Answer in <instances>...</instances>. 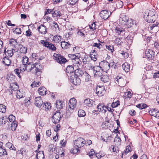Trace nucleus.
I'll list each match as a JSON object with an SVG mask.
<instances>
[{"label":"nucleus","mask_w":159,"mask_h":159,"mask_svg":"<svg viewBox=\"0 0 159 159\" xmlns=\"http://www.w3.org/2000/svg\"><path fill=\"white\" fill-rule=\"evenodd\" d=\"M75 149L71 150V152L75 154L80 151L79 148L83 147L86 143V141L81 138H78L74 142Z\"/></svg>","instance_id":"obj_1"},{"label":"nucleus","mask_w":159,"mask_h":159,"mask_svg":"<svg viewBox=\"0 0 159 159\" xmlns=\"http://www.w3.org/2000/svg\"><path fill=\"white\" fill-rule=\"evenodd\" d=\"M155 13V11L153 9L146 11L143 14L144 18L148 22L153 23L157 19Z\"/></svg>","instance_id":"obj_2"},{"label":"nucleus","mask_w":159,"mask_h":159,"mask_svg":"<svg viewBox=\"0 0 159 159\" xmlns=\"http://www.w3.org/2000/svg\"><path fill=\"white\" fill-rule=\"evenodd\" d=\"M24 68H23L24 71L25 70H27L28 71H31L34 69L35 71V74L38 75V72L39 75L40 73V69L37 67L36 65V63L34 64L33 63H29L27 64L26 65L24 66Z\"/></svg>","instance_id":"obj_3"},{"label":"nucleus","mask_w":159,"mask_h":159,"mask_svg":"<svg viewBox=\"0 0 159 159\" xmlns=\"http://www.w3.org/2000/svg\"><path fill=\"white\" fill-rule=\"evenodd\" d=\"M40 43L43 45L48 48L52 51H56L57 49L56 47L52 43H50L47 41L42 40L40 41Z\"/></svg>","instance_id":"obj_4"},{"label":"nucleus","mask_w":159,"mask_h":159,"mask_svg":"<svg viewBox=\"0 0 159 159\" xmlns=\"http://www.w3.org/2000/svg\"><path fill=\"white\" fill-rule=\"evenodd\" d=\"M99 66L100 68L106 73H107V71L110 69L109 62L107 61H101L99 64Z\"/></svg>","instance_id":"obj_5"},{"label":"nucleus","mask_w":159,"mask_h":159,"mask_svg":"<svg viewBox=\"0 0 159 159\" xmlns=\"http://www.w3.org/2000/svg\"><path fill=\"white\" fill-rule=\"evenodd\" d=\"M53 57L54 59L60 64L65 63L67 61L66 59L63 56L59 54L54 53Z\"/></svg>","instance_id":"obj_6"},{"label":"nucleus","mask_w":159,"mask_h":159,"mask_svg":"<svg viewBox=\"0 0 159 159\" xmlns=\"http://www.w3.org/2000/svg\"><path fill=\"white\" fill-rule=\"evenodd\" d=\"M61 118V115L60 112L59 111H57L53 115L52 117V121L53 123L55 124H57L60 121Z\"/></svg>","instance_id":"obj_7"},{"label":"nucleus","mask_w":159,"mask_h":159,"mask_svg":"<svg viewBox=\"0 0 159 159\" xmlns=\"http://www.w3.org/2000/svg\"><path fill=\"white\" fill-rule=\"evenodd\" d=\"M111 14V12L109 11L103 10L101 11L100 16L102 18L106 20L110 16Z\"/></svg>","instance_id":"obj_8"},{"label":"nucleus","mask_w":159,"mask_h":159,"mask_svg":"<svg viewBox=\"0 0 159 159\" xmlns=\"http://www.w3.org/2000/svg\"><path fill=\"white\" fill-rule=\"evenodd\" d=\"M70 80L74 84L77 85H79L80 83V80L78 76L74 75L70 76Z\"/></svg>","instance_id":"obj_9"},{"label":"nucleus","mask_w":159,"mask_h":159,"mask_svg":"<svg viewBox=\"0 0 159 159\" xmlns=\"http://www.w3.org/2000/svg\"><path fill=\"white\" fill-rule=\"evenodd\" d=\"M77 104L76 99L74 98L70 99L69 101L68 105V109H70L71 111H73L75 108Z\"/></svg>","instance_id":"obj_10"},{"label":"nucleus","mask_w":159,"mask_h":159,"mask_svg":"<svg viewBox=\"0 0 159 159\" xmlns=\"http://www.w3.org/2000/svg\"><path fill=\"white\" fill-rule=\"evenodd\" d=\"M96 93L99 96H103L105 92V87L103 86H98L97 87Z\"/></svg>","instance_id":"obj_11"},{"label":"nucleus","mask_w":159,"mask_h":159,"mask_svg":"<svg viewBox=\"0 0 159 159\" xmlns=\"http://www.w3.org/2000/svg\"><path fill=\"white\" fill-rule=\"evenodd\" d=\"M19 86L16 82H14L10 83L9 91L11 93V94L13 93V91L18 90Z\"/></svg>","instance_id":"obj_12"},{"label":"nucleus","mask_w":159,"mask_h":159,"mask_svg":"<svg viewBox=\"0 0 159 159\" xmlns=\"http://www.w3.org/2000/svg\"><path fill=\"white\" fill-rule=\"evenodd\" d=\"M128 20V17L125 15L124 14L121 15L119 19L120 24L121 25H125Z\"/></svg>","instance_id":"obj_13"},{"label":"nucleus","mask_w":159,"mask_h":159,"mask_svg":"<svg viewBox=\"0 0 159 159\" xmlns=\"http://www.w3.org/2000/svg\"><path fill=\"white\" fill-rule=\"evenodd\" d=\"M43 104V101L40 96L35 98V105L39 108H41Z\"/></svg>","instance_id":"obj_14"},{"label":"nucleus","mask_w":159,"mask_h":159,"mask_svg":"<svg viewBox=\"0 0 159 159\" xmlns=\"http://www.w3.org/2000/svg\"><path fill=\"white\" fill-rule=\"evenodd\" d=\"M149 114L152 116L159 118V111L157 109H152L149 111Z\"/></svg>","instance_id":"obj_15"},{"label":"nucleus","mask_w":159,"mask_h":159,"mask_svg":"<svg viewBox=\"0 0 159 159\" xmlns=\"http://www.w3.org/2000/svg\"><path fill=\"white\" fill-rule=\"evenodd\" d=\"M145 54L149 59H153L154 57V52L151 50H146L145 51Z\"/></svg>","instance_id":"obj_16"},{"label":"nucleus","mask_w":159,"mask_h":159,"mask_svg":"<svg viewBox=\"0 0 159 159\" xmlns=\"http://www.w3.org/2000/svg\"><path fill=\"white\" fill-rule=\"evenodd\" d=\"M47 28L43 25H40L38 28V30L39 33L42 34H45L47 33Z\"/></svg>","instance_id":"obj_17"},{"label":"nucleus","mask_w":159,"mask_h":159,"mask_svg":"<svg viewBox=\"0 0 159 159\" xmlns=\"http://www.w3.org/2000/svg\"><path fill=\"white\" fill-rule=\"evenodd\" d=\"M95 102L92 100L88 98L85 99L84 101V104L86 106L91 107L94 103Z\"/></svg>","instance_id":"obj_18"},{"label":"nucleus","mask_w":159,"mask_h":159,"mask_svg":"<svg viewBox=\"0 0 159 159\" xmlns=\"http://www.w3.org/2000/svg\"><path fill=\"white\" fill-rule=\"evenodd\" d=\"M25 96V92L22 90H19L17 91L16 93V96L17 98H21L24 97Z\"/></svg>","instance_id":"obj_19"},{"label":"nucleus","mask_w":159,"mask_h":159,"mask_svg":"<svg viewBox=\"0 0 159 159\" xmlns=\"http://www.w3.org/2000/svg\"><path fill=\"white\" fill-rule=\"evenodd\" d=\"M2 63L7 66H10L11 63V61L10 58L5 57L2 59Z\"/></svg>","instance_id":"obj_20"},{"label":"nucleus","mask_w":159,"mask_h":159,"mask_svg":"<svg viewBox=\"0 0 159 159\" xmlns=\"http://www.w3.org/2000/svg\"><path fill=\"white\" fill-rule=\"evenodd\" d=\"M85 68L87 70H89V72H95V67L90 63H88L85 66Z\"/></svg>","instance_id":"obj_21"},{"label":"nucleus","mask_w":159,"mask_h":159,"mask_svg":"<svg viewBox=\"0 0 159 159\" xmlns=\"http://www.w3.org/2000/svg\"><path fill=\"white\" fill-rule=\"evenodd\" d=\"M68 57L72 60H79V58L80 57V55L79 53H76L74 54H68Z\"/></svg>","instance_id":"obj_22"},{"label":"nucleus","mask_w":159,"mask_h":159,"mask_svg":"<svg viewBox=\"0 0 159 159\" xmlns=\"http://www.w3.org/2000/svg\"><path fill=\"white\" fill-rule=\"evenodd\" d=\"M61 46L63 49H66L70 47V44L66 41H62L61 42Z\"/></svg>","instance_id":"obj_23"},{"label":"nucleus","mask_w":159,"mask_h":159,"mask_svg":"<svg viewBox=\"0 0 159 159\" xmlns=\"http://www.w3.org/2000/svg\"><path fill=\"white\" fill-rule=\"evenodd\" d=\"M97 108L98 110L103 113H105L106 111V107L104 106V104H99L97 106Z\"/></svg>","instance_id":"obj_24"},{"label":"nucleus","mask_w":159,"mask_h":159,"mask_svg":"<svg viewBox=\"0 0 159 159\" xmlns=\"http://www.w3.org/2000/svg\"><path fill=\"white\" fill-rule=\"evenodd\" d=\"M66 71L68 75V74L70 75L71 73H73L74 72V67L72 65L67 66L66 69Z\"/></svg>","instance_id":"obj_25"},{"label":"nucleus","mask_w":159,"mask_h":159,"mask_svg":"<svg viewBox=\"0 0 159 159\" xmlns=\"http://www.w3.org/2000/svg\"><path fill=\"white\" fill-rule=\"evenodd\" d=\"M84 74L83 72L80 68H76L74 73V75L78 76H81Z\"/></svg>","instance_id":"obj_26"},{"label":"nucleus","mask_w":159,"mask_h":159,"mask_svg":"<svg viewBox=\"0 0 159 159\" xmlns=\"http://www.w3.org/2000/svg\"><path fill=\"white\" fill-rule=\"evenodd\" d=\"M56 107L58 109H62L63 107V102L61 100H58L57 101L56 103Z\"/></svg>","instance_id":"obj_27"},{"label":"nucleus","mask_w":159,"mask_h":159,"mask_svg":"<svg viewBox=\"0 0 159 159\" xmlns=\"http://www.w3.org/2000/svg\"><path fill=\"white\" fill-rule=\"evenodd\" d=\"M62 15L60 11L58 10H54L53 11V12L52 13V16L53 17H60Z\"/></svg>","instance_id":"obj_28"},{"label":"nucleus","mask_w":159,"mask_h":159,"mask_svg":"<svg viewBox=\"0 0 159 159\" xmlns=\"http://www.w3.org/2000/svg\"><path fill=\"white\" fill-rule=\"evenodd\" d=\"M38 91L39 94L41 95H43L47 94V91L44 87H40L39 88Z\"/></svg>","instance_id":"obj_29"},{"label":"nucleus","mask_w":159,"mask_h":159,"mask_svg":"<svg viewBox=\"0 0 159 159\" xmlns=\"http://www.w3.org/2000/svg\"><path fill=\"white\" fill-rule=\"evenodd\" d=\"M65 151L63 150V148H59V152H58V154H57L55 156V158L56 159L59 158V155H60L61 157H63L64 156Z\"/></svg>","instance_id":"obj_30"},{"label":"nucleus","mask_w":159,"mask_h":159,"mask_svg":"<svg viewBox=\"0 0 159 159\" xmlns=\"http://www.w3.org/2000/svg\"><path fill=\"white\" fill-rule=\"evenodd\" d=\"M42 106L44 109L46 111L49 110L51 107V103L49 102L43 103Z\"/></svg>","instance_id":"obj_31"},{"label":"nucleus","mask_w":159,"mask_h":159,"mask_svg":"<svg viewBox=\"0 0 159 159\" xmlns=\"http://www.w3.org/2000/svg\"><path fill=\"white\" fill-rule=\"evenodd\" d=\"M123 70L126 72L129 71V65L127 62L124 63L122 65Z\"/></svg>","instance_id":"obj_32"},{"label":"nucleus","mask_w":159,"mask_h":159,"mask_svg":"<svg viewBox=\"0 0 159 159\" xmlns=\"http://www.w3.org/2000/svg\"><path fill=\"white\" fill-rule=\"evenodd\" d=\"M82 57L83 63L85 64H87L89 62L88 61L89 57L88 55L86 54V53H84L82 56Z\"/></svg>","instance_id":"obj_33"},{"label":"nucleus","mask_w":159,"mask_h":159,"mask_svg":"<svg viewBox=\"0 0 159 159\" xmlns=\"http://www.w3.org/2000/svg\"><path fill=\"white\" fill-rule=\"evenodd\" d=\"M44 156L43 151H39L37 152L36 157L37 159H43L44 158Z\"/></svg>","instance_id":"obj_34"},{"label":"nucleus","mask_w":159,"mask_h":159,"mask_svg":"<svg viewBox=\"0 0 159 159\" xmlns=\"http://www.w3.org/2000/svg\"><path fill=\"white\" fill-rule=\"evenodd\" d=\"M101 80L104 83L108 82L109 80V78L108 76L107 75H102L100 78Z\"/></svg>","instance_id":"obj_35"},{"label":"nucleus","mask_w":159,"mask_h":159,"mask_svg":"<svg viewBox=\"0 0 159 159\" xmlns=\"http://www.w3.org/2000/svg\"><path fill=\"white\" fill-rule=\"evenodd\" d=\"M98 67L97 66L95 69V72H93L94 76L95 77L98 78L101 77L102 75V73L100 71L97 70V68H98Z\"/></svg>","instance_id":"obj_36"},{"label":"nucleus","mask_w":159,"mask_h":159,"mask_svg":"<svg viewBox=\"0 0 159 159\" xmlns=\"http://www.w3.org/2000/svg\"><path fill=\"white\" fill-rule=\"evenodd\" d=\"M117 136L115 138L114 142L115 143V145L119 146L121 144V139L120 137H117Z\"/></svg>","instance_id":"obj_37"},{"label":"nucleus","mask_w":159,"mask_h":159,"mask_svg":"<svg viewBox=\"0 0 159 159\" xmlns=\"http://www.w3.org/2000/svg\"><path fill=\"white\" fill-rule=\"evenodd\" d=\"M7 81L10 83L15 82V76L13 75L10 74L7 78Z\"/></svg>","instance_id":"obj_38"},{"label":"nucleus","mask_w":159,"mask_h":159,"mask_svg":"<svg viewBox=\"0 0 159 159\" xmlns=\"http://www.w3.org/2000/svg\"><path fill=\"white\" fill-rule=\"evenodd\" d=\"M32 33L30 29H29L28 30L26 31V36L27 37H29V38H28L29 41H30V40H34V39H33V38L31 37V36L32 35Z\"/></svg>","instance_id":"obj_39"},{"label":"nucleus","mask_w":159,"mask_h":159,"mask_svg":"<svg viewBox=\"0 0 159 159\" xmlns=\"http://www.w3.org/2000/svg\"><path fill=\"white\" fill-rule=\"evenodd\" d=\"M6 146L10 150L16 151V149L13 145L11 143L8 142L6 144Z\"/></svg>","instance_id":"obj_40"},{"label":"nucleus","mask_w":159,"mask_h":159,"mask_svg":"<svg viewBox=\"0 0 159 159\" xmlns=\"http://www.w3.org/2000/svg\"><path fill=\"white\" fill-rule=\"evenodd\" d=\"M110 151L112 150L114 152L117 153L119 152V148L118 147L111 145L109 148Z\"/></svg>","instance_id":"obj_41"},{"label":"nucleus","mask_w":159,"mask_h":159,"mask_svg":"<svg viewBox=\"0 0 159 159\" xmlns=\"http://www.w3.org/2000/svg\"><path fill=\"white\" fill-rule=\"evenodd\" d=\"M14 72L15 74L17 75L18 76V77L20 79L21 78V76L20 75V73L22 72H23L24 70L23 69H20V70H19L18 69H15L14 70Z\"/></svg>","instance_id":"obj_42"},{"label":"nucleus","mask_w":159,"mask_h":159,"mask_svg":"<svg viewBox=\"0 0 159 159\" xmlns=\"http://www.w3.org/2000/svg\"><path fill=\"white\" fill-rule=\"evenodd\" d=\"M29 58L25 56L23 57L22 59V61L23 65L25 66L28 63Z\"/></svg>","instance_id":"obj_43"},{"label":"nucleus","mask_w":159,"mask_h":159,"mask_svg":"<svg viewBox=\"0 0 159 159\" xmlns=\"http://www.w3.org/2000/svg\"><path fill=\"white\" fill-rule=\"evenodd\" d=\"M115 32L118 34H120L122 32H124V29L119 27H116L115 29Z\"/></svg>","instance_id":"obj_44"},{"label":"nucleus","mask_w":159,"mask_h":159,"mask_svg":"<svg viewBox=\"0 0 159 159\" xmlns=\"http://www.w3.org/2000/svg\"><path fill=\"white\" fill-rule=\"evenodd\" d=\"M61 38L62 37L61 36L56 35L53 37V40L56 43H58L61 41Z\"/></svg>","instance_id":"obj_45"},{"label":"nucleus","mask_w":159,"mask_h":159,"mask_svg":"<svg viewBox=\"0 0 159 159\" xmlns=\"http://www.w3.org/2000/svg\"><path fill=\"white\" fill-rule=\"evenodd\" d=\"M78 115L80 117H83L85 116L86 113L84 110H80L78 111Z\"/></svg>","instance_id":"obj_46"},{"label":"nucleus","mask_w":159,"mask_h":159,"mask_svg":"<svg viewBox=\"0 0 159 159\" xmlns=\"http://www.w3.org/2000/svg\"><path fill=\"white\" fill-rule=\"evenodd\" d=\"M7 155V152L6 150L2 147L0 148V156Z\"/></svg>","instance_id":"obj_47"},{"label":"nucleus","mask_w":159,"mask_h":159,"mask_svg":"<svg viewBox=\"0 0 159 159\" xmlns=\"http://www.w3.org/2000/svg\"><path fill=\"white\" fill-rule=\"evenodd\" d=\"M134 21H133L132 19H131L129 20V19L126 24L128 27H131L134 25Z\"/></svg>","instance_id":"obj_48"},{"label":"nucleus","mask_w":159,"mask_h":159,"mask_svg":"<svg viewBox=\"0 0 159 159\" xmlns=\"http://www.w3.org/2000/svg\"><path fill=\"white\" fill-rule=\"evenodd\" d=\"M83 31L84 30L83 29H78L77 33L78 35L81 37H85V35Z\"/></svg>","instance_id":"obj_49"},{"label":"nucleus","mask_w":159,"mask_h":159,"mask_svg":"<svg viewBox=\"0 0 159 159\" xmlns=\"http://www.w3.org/2000/svg\"><path fill=\"white\" fill-rule=\"evenodd\" d=\"M24 151V149L23 148H22L20 149V150H18V151H17L16 152V156H19V154H21L22 155V157L24 156V154L23 153Z\"/></svg>","instance_id":"obj_50"},{"label":"nucleus","mask_w":159,"mask_h":159,"mask_svg":"<svg viewBox=\"0 0 159 159\" xmlns=\"http://www.w3.org/2000/svg\"><path fill=\"white\" fill-rule=\"evenodd\" d=\"M136 107L140 109H142L147 108V106L145 104H139L137 105Z\"/></svg>","instance_id":"obj_51"},{"label":"nucleus","mask_w":159,"mask_h":159,"mask_svg":"<svg viewBox=\"0 0 159 159\" xmlns=\"http://www.w3.org/2000/svg\"><path fill=\"white\" fill-rule=\"evenodd\" d=\"M78 0H67V3L70 5L71 6L76 4Z\"/></svg>","instance_id":"obj_52"},{"label":"nucleus","mask_w":159,"mask_h":159,"mask_svg":"<svg viewBox=\"0 0 159 159\" xmlns=\"http://www.w3.org/2000/svg\"><path fill=\"white\" fill-rule=\"evenodd\" d=\"M6 107L4 105L1 104L0 105V112L5 113L6 112Z\"/></svg>","instance_id":"obj_53"},{"label":"nucleus","mask_w":159,"mask_h":159,"mask_svg":"<svg viewBox=\"0 0 159 159\" xmlns=\"http://www.w3.org/2000/svg\"><path fill=\"white\" fill-rule=\"evenodd\" d=\"M9 43L12 46L16 45L17 44V42L15 39H11L9 41Z\"/></svg>","instance_id":"obj_54"},{"label":"nucleus","mask_w":159,"mask_h":159,"mask_svg":"<svg viewBox=\"0 0 159 159\" xmlns=\"http://www.w3.org/2000/svg\"><path fill=\"white\" fill-rule=\"evenodd\" d=\"M90 55L91 59L94 61H95L97 59V53L90 54Z\"/></svg>","instance_id":"obj_55"},{"label":"nucleus","mask_w":159,"mask_h":159,"mask_svg":"<svg viewBox=\"0 0 159 159\" xmlns=\"http://www.w3.org/2000/svg\"><path fill=\"white\" fill-rule=\"evenodd\" d=\"M40 84L41 83L39 81H34L33 82L32 84H31V86L32 88H34L36 87H37L39 86Z\"/></svg>","instance_id":"obj_56"},{"label":"nucleus","mask_w":159,"mask_h":159,"mask_svg":"<svg viewBox=\"0 0 159 159\" xmlns=\"http://www.w3.org/2000/svg\"><path fill=\"white\" fill-rule=\"evenodd\" d=\"M13 33L15 34H21V31L20 28H17L15 29H13Z\"/></svg>","instance_id":"obj_57"},{"label":"nucleus","mask_w":159,"mask_h":159,"mask_svg":"<svg viewBox=\"0 0 159 159\" xmlns=\"http://www.w3.org/2000/svg\"><path fill=\"white\" fill-rule=\"evenodd\" d=\"M15 117L13 116L12 115H10L8 117V119L9 121L12 123H14L15 120Z\"/></svg>","instance_id":"obj_58"},{"label":"nucleus","mask_w":159,"mask_h":159,"mask_svg":"<svg viewBox=\"0 0 159 159\" xmlns=\"http://www.w3.org/2000/svg\"><path fill=\"white\" fill-rule=\"evenodd\" d=\"M85 81L86 82L89 81L91 79V76L87 72H85Z\"/></svg>","instance_id":"obj_59"},{"label":"nucleus","mask_w":159,"mask_h":159,"mask_svg":"<svg viewBox=\"0 0 159 159\" xmlns=\"http://www.w3.org/2000/svg\"><path fill=\"white\" fill-rule=\"evenodd\" d=\"M115 43L117 45H121L123 42L120 38H117L115 39Z\"/></svg>","instance_id":"obj_60"},{"label":"nucleus","mask_w":159,"mask_h":159,"mask_svg":"<svg viewBox=\"0 0 159 159\" xmlns=\"http://www.w3.org/2000/svg\"><path fill=\"white\" fill-rule=\"evenodd\" d=\"M13 53L14 52L12 50H8L7 51V54H6V55L7 56H8L9 57H11L13 55Z\"/></svg>","instance_id":"obj_61"},{"label":"nucleus","mask_w":159,"mask_h":159,"mask_svg":"<svg viewBox=\"0 0 159 159\" xmlns=\"http://www.w3.org/2000/svg\"><path fill=\"white\" fill-rule=\"evenodd\" d=\"M20 46H21V47L20 48V51L21 52L24 53H25L27 52V48L24 47H23L22 45H20Z\"/></svg>","instance_id":"obj_62"},{"label":"nucleus","mask_w":159,"mask_h":159,"mask_svg":"<svg viewBox=\"0 0 159 159\" xmlns=\"http://www.w3.org/2000/svg\"><path fill=\"white\" fill-rule=\"evenodd\" d=\"M93 47H97L99 49L102 48V45L100 43H95L93 44Z\"/></svg>","instance_id":"obj_63"},{"label":"nucleus","mask_w":159,"mask_h":159,"mask_svg":"<svg viewBox=\"0 0 159 159\" xmlns=\"http://www.w3.org/2000/svg\"><path fill=\"white\" fill-rule=\"evenodd\" d=\"M89 28L91 30L93 31L94 30H96V24L95 22H93L91 25H89Z\"/></svg>","instance_id":"obj_64"}]
</instances>
